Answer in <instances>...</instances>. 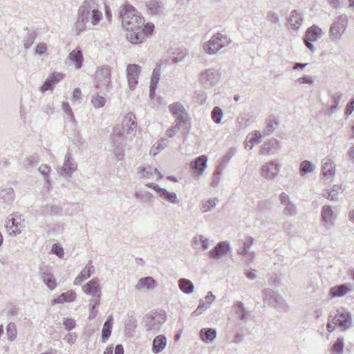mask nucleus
Segmentation results:
<instances>
[{"label": "nucleus", "mask_w": 354, "mask_h": 354, "mask_svg": "<svg viewBox=\"0 0 354 354\" xmlns=\"http://www.w3.org/2000/svg\"><path fill=\"white\" fill-rule=\"evenodd\" d=\"M122 27L126 30L141 28L145 23L144 18L136 9L129 4H125L120 11Z\"/></svg>", "instance_id": "nucleus-1"}, {"label": "nucleus", "mask_w": 354, "mask_h": 354, "mask_svg": "<svg viewBox=\"0 0 354 354\" xmlns=\"http://www.w3.org/2000/svg\"><path fill=\"white\" fill-rule=\"evenodd\" d=\"M232 42L230 37L223 32H217L203 43V49L209 55L216 54L223 48L229 46Z\"/></svg>", "instance_id": "nucleus-2"}, {"label": "nucleus", "mask_w": 354, "mask_h": 354, "mask_svg": "<svg viewBox=\"0 0 354 354\" xmlns=\"http://www.w3.org/2000/svg\"><path fill=\"white\" fill-rule=\"evenodd\" d=\"M166 321L165 311L151 312L145 315L142 325L147 335H153L160 332L163 323Z\"/></svg>", "instance_id": "nucleus-3"}, {"label": "nucleus", "mask_w": 354, "mask_h": 354, "mask_svg": "<svg viewBox=\"0 0 354 354\" xmlns=\"http://www.w3.org/2000/svg\"><path fill=\"white\" fill-rule=\"evenodd\" d=\"M351 313L345 308H342L338 309L334 315L332 313L330 314L326 328L328 332H333L336 327L345 330L351 327Z\"/></svg>", "instance_id": "nucleus-4"}, {"label": "nucleus", "mask_w": 354, "mask_h": 354, "mask_svg": "<svg viewBox=\"0 0 354 354\" xmlns=\"http://www.w3.org/2000/svg\"><path fill=\"white\" fill-rule=\"evenodd\" d=\"M95 3L93 0H85L79 8L77 19L75 24V30L77 35H80L86 28V24L88 23L93 6Z\"/></svg>", "instance_id": "nucleus-5"}, {"label": "nucleus", "mask_w": 354, "mask_h": 354, "mask_svg": "<svg viewBox=\"0 0 354 354\" xmlns=\"http://www.w3.org/2000/svg\"><path fill=\"white\" fill-rule=\"evenodd\" d=\"M219 70L213 68H206L200 73V83L205 88H212L217 86L221 81Z\"/></svg>", "instance_id": "nucleus-6"}, {"label": "nucleus", "mask_w": 354, "mask_h": 354, "mask_svg": "<svg viewBox=\"0 0 354 354\" xmlns=\"http://www.w3.org/2000/svg\"><path fill=\"white\" fill-rule=\"evenodd\" d=\"M323 35V30L316 25H313L306 30L305 36L303 40L306 47L311 53H314L316 50V48L313 43L321 39Z\"/></svg>", "instance_id": "nucleus-7"}, {"label": "nucleus", "mask_w": 354, "mask_h": 354, "mask_svg": "<svg viewBox=\"0 0 354 354\" xmlns=\"http://www.w3.org/2000/svg\"><path fill=\"white\" fill-rule=\"evenodd\" d=\"M122 126V132L125 134L126 140H131L136 136L137 132V123L135 115L131 112L128 113L124 117Z\"/></svg>", "instance_id": "nucleus-8"}, {"label": "nucleus", "mask_w": 354, "mask_h": 354, "mask_svg": "<svg viewBox=\"0 0 354 354\" xmlns=\"http://www.w3.org/2000/svg\"><path fill=\"white\" fill-rule=\"evenodd\" d=\"M147 187L152 189L159 195L160 201H165L171 204L177 205L180 203L177 194L175 192L160 187L158 185L153 183H147Z\"/></svg>", "instance_id": "nucleus-9"}, {"label": "nucleus", "mask_w": 354, "mask_h": 354, "mask_svg": "<svg viewBox=\"0 0 354 354\" xmlns=\"http://www.w3.org/2000/svg\"><path fill=\"white\" fill-rule=\"evenodd\" d=\"M348 19L346 15L339 16L337 19L331 24L330 28V35L333 40L339 39L344 33L348 26Z\"/></svg>", "instance_id": "nucleus-10"}, {"label": "nucleus", "mask_w": 354, "mask_h": 354, "mask_svg": "<svg viewBox=\"0 0 354 354\" xmlns=\"http://www.w3.org/2000/svg\"><path fill=\"white\" fill-rule=\"evenodd\" d=\"M281 165L277 160H270L263 164L260 169L261 176L268 180H273L279 174Z\"/></svg>", "instance_id": "nucleus-11"}, {"label": "nucleus", "mask_w": 354, "mask_h": 354, "mask_svg": "<svg viewBox=\"0 0 354 354\" xmlns=\"http://www.w3.org/2000/svg\"><path fill=\"white\" fill-rule=\"evenodd\" d=\"M96 86L100 89H107L111 81V68L109 66H103L97 68L95 73Z\"/></svg>", "instance_id": "nucleus-12"}, {"label": "nucleus", "mask_w": 354, "mask_h": 354, "mask_svg": "<svg viewBox=\"0 0 354 354\" xmlns=\"http://www.w3.org/2000/svg\"><path fill=\"white\" fill-rule=\"evenodd\" d=\"M141 72V67L138 64H129L127 67V77L129 88L131 90L135 89L138 83V77Z\"/></svg>", "instance_id": "nucleus-13"}, {"label": "nucleus", "mask_w": 354, "mask_h": 354, "mask_svg": "<svg viewBox=\"0 0 354 354\" xmlns=\"http://www.w3.org/2000/svg\"><path fill=\"white\" fill-rule=\"evenodd\" d=\"M85 294L91 298H101L102 288L97 279L94 278L87 282L82 288Z\"/></svg>", "instance_id": "nucleus-14"}, {"label": "nucleus", "mask_w": 354, "mask_h": 354, "mask_svg": "<svg viewBox=\"0 0 354 354\" xmlns=\"http://www.w3.org/2000/svg\"><path fill=\"white\" fill-rule=\"evenodd\" d=\"M280 203L284 206L283 210V215L286 216H293L297 215V209L296 205L290 201L289 196L285 192H282L279 195Z\"/></svg>", "instance_id": "nucleus-15"}, {"label": "nucleus", "mask_w": 354, "mask_h": 354, "mask_svg": "<svg viewBox=\"0 0 354 354\" xmlns=\"http://www.w3.org/2000/svg\"><path fill=\"white\" fill-rule=\"evenodd\" d=\"M321 217L323 225L329 228L334 225L337 216L330 205H324L321 211Z\"/></svg>", "instance_id": "nucleus-16"}, {"label": "nucleus", "mask_w": 354, "mask_h": 354, "mask_svg": "<svg viewBox=\"0 0 354 354\" xmlns=\"http://www.w3.org/2000/svg\"><path fill=\"white\" fill-rule=\"evenodd\" d=\"M231 250L230 243L227 241H221L209 251V256L214 259H219L226 255Z\"/></svg>", "instance_id": "nucleus-17"}, {"label": "nucleus", "mask_w": 354, "mask_h": 354, "mask_svg": "<svg viewBox=\"0 0 354 354\" xmlns=\"http://www.w3.org/2000/svg\"><path fill=\"white\" fill-rule=\"evenodd\" d=\"M77 167V165L72 158L71 153L68 152L64 158V163L58 170V172L62 176H71V174L76 171Z\"/></svg>", "instance_id": "nucleus-18"}, {"label": "nucleus", "mask_w": 354, "mask_h": 354, "mask_svg": "<svg viewBox=\"0 0 354 354\" xmlns=\"http://www.w3.org/2000/svg\"><path fill=\"white\" fill-rule=\"evenodd\" d=\"M137 172L140 177L142 178L160 180L163 178V176L158 169L152 168L151 167H139L137 169Z\"/></svg>", "instance_id": "nucleus-19"}, {"label": "nucleus", "mask_w": 354, "mask_h": 354, "mask_svg": "<svg viewBox=\"0 0 354 354\" xmlns=\"http://www.w3.org/2000/svg\"><path fill=\"white\" fill-rule=\"evenodd\" d=\"M352 291V285L350 283H344L333 286L329 290V296L330 299L336 297H342Z\"/></svg>", "instance_id": "nucleus-20"}, {"label": "nucleus", "mask_w": 354, "mask_h": 354, "mask_svg": "<svg viewBox=\"0 0 354 354\" xmlns=\"http://www.w3.org/2000/svg\"><path fill=\"white\" fill-rule=\"evenodd\" d=\"M39 270V274L43 282L50 290H55L57 284L54 275L47 268H40Z\"/></svg>", "instance_id": "nucleus-21"}, {"label": "nucleus", "mask_w": 354, "mask_h": 354, "mask_svg": "<svg viewBox=\"0 0 354 354\" xmlns=\"http://www.w3.org/2000/svg\"><path fill=\"white\" fill-rule=\"evenodd\" d=\"M322 175L326 178H329L335 174V165L330 156H326L322 160Z\"/></svg>", "instance_id": "nucleus-22"}, {"label": "nucleus", "mask_w": 354, "mask_h": 354, "mask_svg": "<svg viewBox=\"0 0 354 354\" xmlns=\"http://www.w3.org/2000/svg\"><path fill=\"white\" fill-rule=\"evenodd\" d=\"M280 148V142L275 138H271L263 143L259 152L261 154L268 155L275 153Z\"/></svg>", "instance_id": "nucleus-23"}, {"label": "nucleus", "mask_w": 354, "mask_h": 354, "mask_svg": "<svg viewBox=\"0 0 354 354\" xmlns=\"http://www.w3.org/2000/svg\"><path fill=\"white\" fill-rule=\"evenodd\" d=\"M94 272L95 268L92 264V261L90 260L80 273L75 277L74 284L75 286L80 285L82 281L88 279Z\"/></svg>", "instance_id": "nucleus-24"}, {"label": "nucleus", "mask_w": 354, "mask_h": 354, "mask_svg": "<svg viewBox=\"0 0 354 354\" xmlns=\"http://www.w3.org/2000/svg\"><path fill=\"white\" fill-rule=\"evenodd\" d=\"M207 156L202 155L191 162V168L196 174L202 175L207 167Z\"/></svg>", "instance_id": "nucleus-25"}, {"label": "nucleus", "mask_w": 354, "mask_h": 354, "mask_svg": "<svg viewBox=\"0 0 354 354\" xmlns=\"http://www.w3.org/2000/svg\"><path fill=\"white\" fill-rule=\"evenodd\" d=\"M232 310L240 320L244 322L249 320L250 313L244 307L241 301H236L232 306Z\"/></svg>", "instance_id": "nucleus-26"}, {"label": "nucleus", "mask_w": 354, "mask_h": 354, "mask_svg": "<svg viewBox=\"0 0 354 354\" xmlns=\"http://www.w3.org/2000/svg\"><path fill=\"white\" fill-rule=\"evenodd\" d=\"M288 21L291 29L297 30L304 23V16L297 10H292L290 12Z\"/></svg>", "instance_id": "nucleus-27"}, {"label": "nucleus", "mask_w": 354, "mask_h": 354, "mask_svg": "<svg viewBox=\"0 0 354 354\" xmlns=\"http://www.w3.org/2000/svg\"><path fill=\"white\" fill-rule=\"evenodd\" d=\"M156 281L151 277L140 278L135 286L137 290H151L156 287Z\"/></svg>", "instance_id": "nucleus-28"}, {"label": "nucleus", "mask_w": 354, "mask_h": 354, "mask_svg": "<svg viewBox=\"0 0 354 354\" xmlns=\"http://www.w3.org/2000/svg\"><path fill=\"white\" fill-rule=\"evenodd\" d=\"M127 39L133 44H141L145 40V34L140 31V28L127 30Z\"/></svg>", "instance_id": "nucleus-29"}, {"label": "nucleus", "mask_w": 354, "mask_h": 354, "mask_svg": "<svg viewBox=\"0 0 354 354\" xmlns=\"http://www.w3.org/2000/svg\"><path fill=\"white\" fill-rule=\"evenodd\" d=\"M62 79V74L59 73H53L48 77L44 84L40 88L43 93L52 89L54 85L58 83Z\"/></svg>", "instance_id": "nucleus-30"}, {"label": "nucleus", "mask_w": 354, "mask_h": 354, "mask_svg": "<svg viewBox=\"0 0 354 354\" xmlns=\"http://www.w3.org/2000/svg\"><path fill=\"white\" fill-rule=\"evenodd\" d=\"M167 344V339L165 335H157L152 342L151 351L155 354H158L163 351Z\"/></svg>", "instance_id": "nucleus-31"}, {"label": "nucleus", "mask_w": 354, "mask_h": 354, "mask_svg": "<svg viewBox=\"0 0 354 354\" xmlns=\"http://www.w3.org/2000/svg\"><path fill=\"white\" fill-rule=\"evenodd\" d=\"M125 134L122 133L120 127H115L111 136V145L126 146Z\"/></svg>", "instance_id": "nucleus-32"}, {"label": "nucleus", "mask_w": 354, "mask_h": 354, "mask_svg": "<svg viewBox=\"0 0 354 354\" xmlns=\"http://www.w3.org/2000/svg\"><path fill=\"white\" fill-rule=\"evenodd\" d=\"M76 298V293L73 290H68L62 293L57 298L52 300V304H64L65 302H72Z\"/></svg>", "instance_id": "nucleus-33"}, {"label": "nucleus", "mask_w": 354, "mask_h": 354, "mask_svg": "<svg viewBox=\"0 0 354 354\" xmlns=\"http://www.w3.org/2000/svg\"><path fill=\"white\" fill-rule=\"evenodd\" d=\"M68 59L75 65L76 69H80L82 66L83 54L80 48L73 50L68 55Z\"/></svg>", "instance_id": "nucleus-34"}, {"label": "nucleus", "mask_w": 354, "mask_h": 354, "mask_svg": "<svg viewBox=\"0 0 354 354\" xmlns=\"http://www.w3.org/2000/svg\"><path fill=\"white\" fill-rule=\"evenodd\" d=\"M147 12L151 15H159L163 12L164 5L160 0H150L147 4Z\"/></svg>", "instance_id": "nucleus-35"}, {"label": "nucleus", "mask_w": 354, "mask_h": 354, "mask_svg": "<svg viewBox=\"0 0 354 354\" xmlns=\"http://www.w3.org/2000/svg\"><path fill=\"white\" fill-rule=\"evenodd\" d=\"M21 215H19L18 213L12 214L11 218H8L6 221V227L8 230H10L12 227H15V230L12 231L13 233L15 234H20L21 233V227H19L20 223L17 222V219L21 220Z\"/></svg>", "instance_id": "nucleus-36"}, {"label": "nucleus", "mask_w": 354, "mask_h": 354, "mask_svg": "<svg viewBox=\"0 0 354 354\" xmlns=\"http://www.w3.org/2000/svg\"><path fill=\"white\" fill-rule=\"evenodd\" d=\"M262 141V134L259 131H254L252 133H249L245 140V147H248V143H250V149H252V147L261 143Z\"/></svg>", "instance_id": "nucleus-37"}, {"label": "nucleus", "mask_w": 354, "mask_h": 354, "mask_svg": "<svg viewBox=\"0 0 354 354\" xmlns=\"http://www.w3.org/2000/svg\"><path fill=\"white\" fill-rule=\"evenodd\" d=\"M216 330L214 328H202L200 331V337L205 343L213 342L216 337Z\"/></svg>", "instance_id": "nucleus-38"}, {"label": "nucleus", "mask_w": 354, "mask_h": 354, "mask_svg": "<svg viewBox=\"0 0 354 354\" xmlns=\"http://www.w3.org/2000/svg\"><path fill=\"white\" fill-rule=\"evenodd\" d=\"M172 55L171 62L177 64L185 59L188 55V50L185 48H178L173 52Z\"/></svg>", "instance_id": "nucleus-39"}, {"label": "nucleus", "mask_w": 354, "mask_h": 354, "mask_svg": "<svg viewBox=\"0 0 354 354\" xmlns=\"http://www.w3.org/2000/svg\"><path fill=\"white\" fill-rule=\"evenodd\" d=\"M180 290L185 294H191L194 289V283L189 279L181 278L178 281Z\"/></svg>", "instance_id": "nucleus-40"}, {"label": "nucleus", "mask_w": 354, "mask_h": 354, "mask_svg": "<svg viewBox=\"0 0 354 354\" xmlns=\"http://www.w3.org/2000/svg\"><path fill=\"white\" fill-rule=\"evenodd\" d=\"M62 211V208L59 206L55 205L48 204L44 205L40 209V214L46 215H57Z\"/></svg>", "instance_id": "nucleus-41"}, {"label": "nucleus", "mask_w": 354, "mask_h": 354, "mask_svg": "<svg viewBox=\"0 0 354 354\" xmlns=\"http://www.w3.org/2000/svg\"><path fill=\"white\" fill-rule=\"evenodd\" d=\"M113 324V317L111 315L109 316L107 319L106 320V322H104V324L103 325V328H102V338L104 340L108 339L109 337H110V335L111 334V329H112Z\"/></svg>", "instance_id": "nucleus-42"}, {"label": "nucleus", "mask_w": 354, "mask_h": 354, "mask_svg": "<svg viewBox=\"0 0 354 354\" xmlns=\"http://www.w3.org/2000/svg\"><path fill=\"white\" fill-rule=\"evenodd\" d=\"M342 192L341 187L334 185L333 188L328 191L326 190L323 193V196L331 201H337L339 199V194Z\"/></svg>", "instance_id": "nucleus-43"}, {"label": "nucleus", "mask_w": 354, "mask_h": 354, "mask_svg": "<svg viewBox=\"0 0 354 354\" xmlns=\"http://www.w3.org/2000/svg\"><path fill=\"white\" fill-rule=\"evenodd\" d=\"M168 145V140L167 139L162 138L153 145L150 150V153L153 156H156L163 150Z\"/></svg>", "instance_id": "nucleus-44"}, {"label": "nucleus", "mask_w": 354, "mask_h": 354, "mask_svg": "<svg viewBox=\"0 0 354 354\" xmlns=\"http://www.w3.org/2000/svg\"><path fill=\"white\" fill-rule=\"evenodd\" d=\"M314 169L315 167L309 160H304L301 162L299 165V174L301 176H304L308 173L313 172Z\"/></svg>", "instance_id": "nucleus-45"}, {"label": "nucleus", "mask_w": 354, "mask_h": 354, "mask_svg": "<svg viewBox=\"0 0 354 354\" xmlns=\"http://www.w3.org/2000/svg\"><path fill=\"white\" fill-rule=\"evenodd\" d=\"M0 198L5 202L12 201L14 199V190L11 187L0 189Z\"/></svg>", "instance_id": "nucleus-46"}, {"label": "nucleus", "mask_w": 354, "mask_h": 354, "mask_svg": "<svg viewBox=\"0 0 354 354\" xmlns=\"http://www.w3.org/2000/svg\"><path fill=\"white\" fill-rule=\"evenodd\" d=\"M6 335L9 341H13L15 339L17 330L16 324L14 322H10L6 327Z\"/></svg>", "instance_id": "nucleus-47"}, {"label": "nucleus", "mask_w": 354, "mask_h": 354, "mask_svg": "<svg viewBox=\"0 0 354 354\" xmlns=\"http://www.w3.org/2000/svg\"><path fill=\"white\" fill-rule=\"evenodd\" d=\"M194 243L196 245H201L203 251L209 248V240L203 235L194 236Z\"/></svg>", "instance_id": "nucleus-48"}, {"label": "nucleus", "mask_w": 354, "mask_h": 354, "mask_svg": "<svg viewBox=\"0 0 354 354\" xmlns=\"http://www.w3.org/2000/svg\"><path fill=\"white\" fill-rule=\"evenodd\" d=\"M39 158L36 155H32L27 157L23 162V165L26 169H29L39 163Z\"/></svg>", "instance_id": "nucleus-49"}, {"label": "nucleus", "mask_w": 354, "mask_h": 354, "mask_svg": "<svg viewBox=\"0 0 354 354\" xmlns=\"http://www.w3.org/2000/svg\"><path fill=\"white\" fill-rule=\"evenodd\" d=\"M210 307L207 303L205 302V300L201 299L199 300V304L196 309L192 312V317H197L201 315L205 310Z\"/></svg>", "instance_id": "nucleus-50"}, {"label": "nucleus", "mask_w": 354, "mask_h": 354, "mask_svg": "<svg viewBox=\"0 0 354 354\" xmlns=\"http://www.w3.org/2000/svg\"><path fill=\"white\" fill-rule=\"evenodd\" d=\"M112 152L117 160H122L124 158L125 146L111 145Z\"/></svg>", "instance_id": "nucleus-51"}, {"label": "nucleus", "mask_w": 354, "mask_h": 354, "mask_svg": "<svg viewBox=\"0 0 354 354\" xmlns=\"http://www.w3.org/2000/svg\"><path fill=\"white\" fill-rule=\"evenodd\" d=\"M38 170L40 172V174L44 176V179L46 183L48 184V185H50V180L48 176H49V174L51 171L50 167L47 165H41L39 167Z\"/></svg>", "instance_id": "nucleus-52"}, {"label": "nucleus", "mask_w": 354, "mask_h": 354, "mask_svg": "<svg viewBox=\"0 0 354 354\" xmlns=\"http://www.w3.org/2000/svg\"><path fill=\"white\" fill-rule=\"evenodd\" d=\"M211 117L212 120L216 124H219L221 122L222 117H223V111L221 108L218 106H215L211 113Z\"/></svg>", "instance_id": "nucleus-53"}, {"label": "nucleus", "mask_w": 354, "mask_h": 354, "mask_svg": "<svg viewBox=\"0 0 354 354\" xmlns=\"http://www.w3.org/2000/svg\"><path fill=\"white\" fill-rule=\"evenodd\" d=\"M216 205L215 199H209L202 203L201 210L203 213H206L210 211Z\"/></svg>", "instance_id": "nucleus-54"}, {"label": "nucleus", "mask_w": 354, "mask_h": 354, "mask_svg": "<svg viewBox=\"0 0 354 354\" xmlns=\"http://www.w3.org/2000/svg\"><path fill=\"white\" fill-rule=\"evenodd\" d=\"M344 337H339L336 342L333 345V350L336 352L337 354H342L343 348L344 346Z\"/></svg>", "instance_id": "nucleus-55"}, {"label": "nucleus", "mask_w": 354, "mask_h": 354, "mask_svg": "<svg viewBox=\"0 0 354 354\" xmlns=\"http://www.w3.org/2000/svg\"><path fill=\"white\" fill-rule=\"evenodd\" d=\"M106 102V100L104 97L99 95L97 94L93 96L91 100V103L95 108H101L102 107Z\"/></svg>", "instance_id": "nucleus-56"}, {"label": "nucleus", "mask_w": 354, "mask_h": 354, "mask_svg": "<svg viewBox=\"0 0 354 354\" xmlns=\"http://www.w3.org/2000/svg\"><path fill=\"white\" fill-rule=\"evenodd\" d=\"M169 110L174 116L178 114H181L182 113H185V109L183 106L179 102L171 104L169 106Z\"/></svg>", "instance_id": "nucleus-57"}, {"label": "nucleus", "mask_w": 354, "mask_h": 354, "mask_svg": "<svg viewBox=\"0 0 354 354\" xmlns=\"http://www.w3.org/2000/svg\"><path fill=\"white\" fill-rule=\"evenodd\" d=\"M91 24L95 26L102 19V12H100L97 9L94 8L93 6V9L91 10Z\"/></svg>", "instance_id": "nucleus-58"}, {"label": "nucleus", "mask_w": 354, "mask_h": 354, "mask_svg": "<svg viewBox=\"0 0 354 354\" xmlns=\"http://www.w3.org/2000/svg\"><path fill=\"white\" fill-rule=\"evenodd\" d=\"M238 129H242L247 128L250 124L251 121L248 118H245L243 116H239L236 118Z\"/></svg>", "instance_id": "nucleus-59"}, {"label": "nucleus", "mask_w": 354, "mask_h": 354, "mask_svg": "<svg viewBox=\"0 0 354 354\" xmlns=\"http://www.w3.org/2000/svg\"><path fill=\"white\" fill-rule=\"evenodd\" d=\"M236 153V149L234 147L230 148L226 153L224 155V156L221 159V162L223 163V165H227L229 161L231 160V158L235 155Z\"/></svg>", "instance_id": "nucleus-60"}, {"label": "nucleus", "mask_w": 354, "mask_h": 354, "mask_svg": "<svg viewBox=\"0 0 354 354\" xmlns=\"http://www.w3.org/2000/svg\"><path fill=\"white\" fill-rule=\"evenodd\" d=\"M36 38V33L32 32L29 33L25 38L24 41V48L28 49L34 43L35 39Z\"/></svg>", "instance_id": "nucleus-61"}, {"label": "nucleus", "mask_w": 354, "mask_h": 354, "mask_svg": "<svg viewBox=\"0 0 354 354\" xmlns=\"http://www.w3.org/2000/svg\"><path fill=\"white\" fill-rule=\"evenodd\" d=\"M134 196L138 199L142 200V201L149 202V201H150V200L152 197V195L149 192H136L134 194Z\"/></svg>", "instance_id": "nucleus-62"}, {"label": "nucleus", "mask_w": 354, "mask_h": 354, "mask_svg": "<svg viewBox=\"0 0 354 354\" xmlns=\"http://www.w3.org/2000/svg\"><path fill=\"white\" fill-rule=\"evenodd\" d=\"M194 97L196 98L198 104H203L206 101L207 95L204 91L198 90L195 92Z\"/></svg>", "instance_id": "nucleus-63"}, {"label": "nucleus", "mask_w": 354, "mask_h": 354, "mask_svg": "<svg viewBox=\"0 0 354 354\" xmlns=\"http://www.w3.org/2000/svg\"><path fill=\"white\" fill-rule=\"evenodd\" d=\"M51 252L59 258L63 257L64 252L63 248L58 243H55L52 246Z\"/></svg>", "instance_id": "nucleus-64"}]
</instances>
